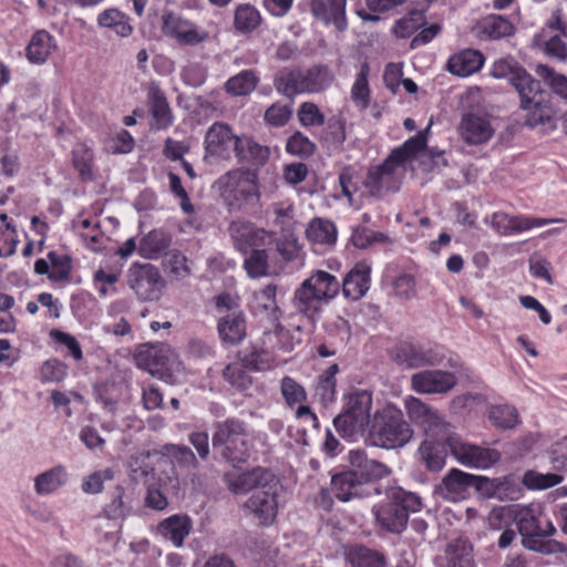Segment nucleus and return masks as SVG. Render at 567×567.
Returning <instances> with one entry per match:
<instances>
[{"mask_svg":"<svg viewBox=\"0 0 567 567\" xmlns=\"http://www.w3.org/2000/svg\"><path fill=\"white\" fill-rule=\"evenodd\" d=\"M492 75L497 79L508 78L520 97V107L527 111L525 125L532 128L543 126L544 132L556 130V107L551 103V95L542 87L523 66L513 60L501 59L492 69Z\"/></svg>","mask_w":567,"mask_h":567,"instance_id":"nucleus-1","label":"nucleus"},{"mask_svg":"<svg viewBox=\"0 0 567 567\" xmlns=\"http://www.w3.org/2000/svg\"><path fill=\"white\" fill-rule=\"evenodd\" d=\"M224 481L233 494L251 493L244 503L260 524H272L278 514V496L281 485L278 477L268 468L257 466L240 474L225 473Z\"/></svg>","mask_w":567,"mask_h":567,"instance_id":"nucleus-2","label":"nucleus"},{"mask_svg":"<svg viewBox=\"0 0 567 567\" xmlns=\"http://www.w3.org/2000/svg\"><path fill=\"white\" fill-rule=\"evenodd\" d=\"M363 436L372 446L394 450L411 441L413 429L399 408L386 404L373 413Z\"/></svg>","mask_w":567,"mask_h":567,"instance_id":"nucleus-3","label":"nucleus"},{"mask_svg":"<svg viewBox=\"0 0 567 567\" xmlns=\"http://www.w3.org/2000/svg\"><path fill=\"white\" fill-rule=\"evenodd\" d=\"M339 291L340 284L333 275L317 270L296 289L292 306L298 313L313 323L322 306L332 300Z\"/></svg>","mask_w":567,"mask_h":567,"instance_id":"nucleus-4","label":"nucleus"},{"mask_svg":"<svg viewBox=\"0 0 567 567\" xmlns=\"http://www.w3.org/2000/svg\"><path fill=\"white\" fill-rule=\"evenodd\" d=\"M212 445L233 467H240L251 456L252 442L246 424L234 417L214 424Z\"/></svg>","mask_w":567,"mask_h":567,"instance_id":"nucleus-5","label":"nucleus"},{"mask_svg":"<svg viewBox=\"0 0 567 567\" xmlns=\"http://www.w3.org/2000/svg\"><path fill=\"white\" fill-rule=\"evenodd\" d=\"M421 507L420 496L392 486L385 491V501L377 507L375 519L386 532L400 534L408 525L410 513L419 512Z\"/></svg>","mask_w":567,"mask_h":567,"instance_id":"nucleus-6","label":"nucleus"},{"mask_svg":"<svg viewBox=\"0 0 567 567\" xmlns=\"http://www.w3.org/2000/svg\"><path fill=\"white\" fill-rule=\"evenodd\" d=\"M343 400V410L333 420L337 432L347 439L359 432L363 434L372 417V393L368 390H354L346 394Z\"/></svg>","mask_w":567,"mask_h":567,"instance_id":"nucleus-7","label":"nucleus"},{"mask_svg":"<svg viewBox=\"0 0 567 567\" xmlns=\"http://www.w3.org/2000/svg\"><path fill=\"white\" fill-rule=\"evenodd\" d=\"M136 364L168 384L177 382L176 372L182 362L166 344L144 346L135 355Z\"/></svg>","mask_w":567,"mask_h":567,"instance_id":"nucleus-8","label":"nucleus"},{"mask_svg":"<svg viewBox=\"0 0 567 567\" xmlns=\"http://www.w3.org/2000/svg\"><path fill=\"white\" fill-rule=\"evenodd\" d=\"M405 409L410 420L423 430L427 439L445 440L449 444L454 437L451 424L439 410L414 396L405 400Z\"/></svg>","mask_w":567,"mask_h":567,"instance_id":"nucleus-9","label":"nucleus"},{"mask_svg":"<svg viewBox=\"0 0 567 567\" xmlns=\"http://www.w3.org/2000/svg\"><path fill=\"white\" fill-rule=\"evenodd\" d=\"M162 32L181 47H198L209 40V32L175 12L162 16Z\"/></svg>","mask_w":567,"mask_h":567,"instance_id":"nucleus-10","label":"nucleus"},{"mask_svg":"<svg viewBox=\"0 0 567 567\" xmlns=\"http://www.w3.org/2000/svg\"><path fill=\"white\" fill-rule=\"evenodd\" d=\"M225 193L240 207L241 204H256L260 198L258 176L254 171L228 172L221 179Z\"/></svg>","mask_w":567,"mask_h":567,"instance_id":"nucleus-11","label":"nucleus"},{"mask_svg":"<svg viewBox=\"0 0 567 567\" xmlns=\"http://www.w3.org/2000/svg\"><path fill=\"white\" fill-rule=\"evenodd\" d=\"M127 284L143 301L157 300L164 287L158 269L152 264H134L128 269Z\"/></svg>","mask_w":567,"mask_h":567,"instance_id":"nucleus-12","label":"nucleus"},{"mask_svg":"<svg viewBox=\"0 0 567 567\" xmlns=\"http://www.w3.org/2000/svg\"><path fill=\"white\" fill-rule=\"evenodd\" d=\"M451 454L463 465L475 468H488L501 460V453L491 447H483L463 442L454 436L450 439Z\"/></svg>","mask_w":567,"mask_h":567,"instance_id":"nucleus-13","label":"nucleus"},{"mask_svg":"<svg viewBox=\"0 0 567 567\" xmlns=\"http://www.w3.org/2000/svg\"><path fill=\"white\" fill-rule=\"evenodd\" d=\"M401 167L390 156L382 164L370 167L364 181V187L370 196L381 197L398 192L401 184L398 172Z\"/></svg>","mask_w":567,"mask_h":567,"instance_id":"nucleus-14","label":"nucleus"},{"mask_svg":"<svg viewBox=\"0 0 567 567\" xmlns=\"http://www.w3.org/2000/svg\"><path fill=\"white\" fill-rule=\"evenodd\" d=\"M240 138L241 136L233 133L228 124L216 122L208 128L205 135L206 155L219 159H229L233 154L236 155Z\"/></svg>","mask_w":567,"mask_h":567,"instance_id":"nucleus-15","label":"nucleus"},{"mask_svg":"<svg viewBox=\"0 0 567 567\" xmlns=\"http://www.w3.org/2000/svg\"><path fill=\"white\" fill-rule=\"evenodd\" d=\"M456 377L449 371L424 370L411 378L412 389L417 393H446L456 385Z\"/></svg>","mask_w":567,"mask_h":567,"instance_id":"nucleus-16","label":"nucleus"},{"mask_svg":"<svg viewBox=\"0 0 567 567\" xmlns=\"http://www.w3.org/2000/svg\"><path fill=\"white\" fill-rule=\"evenodd\" d=\"M461 138L468 145L486 143L494 134L491 122L477 113H465L457 126Z\"/></svg>","mask_w":567,"mask_h":567,"instance_id":"nucleus-17","label":"nucleus"},{"mask_svg":"<svg viewBox=\"0 0 567 567\" xmlns=\"http://www.w3.org/2000/svg\"><path fill=\"white\" fill-rule=\"evenodd\" d=\"M346 6L347 0H311L310 11L315 19L333 24L339 32H343L348 28Z\"/></svg>","mask_w":567,"mask_h":567,"instance_id":"nucleus-18","label":"nucleus"},{"mask_svg":"<svg viewBox=\"0 0 567 567\" xmlns=\"http://www.w3.org/2000/svg\"><path fill=\"white\" fill-rule=\"evenodd\" d=\"M228 233L238 250L247 254L250 248L259 247L265 244L268 233L262 228H257L247 220H234L228 227Z\"/></svg>","mask_w":567,"mask_h":567,"instance_id":"nucleus-19","label":"nucleus"},{"mask_svg":"<svg viewBox=\"0 0 567 567\" xmlns=\"http://www.w3.org/2000/svg\"><path fill=\"white\" fill-rule=\"evenodd\" d=\"M557 221L556 219L534 218L526 216H509L505 213H495L492 216V226L501 235H511L540 227Z\"/></svg>","mask_w":567,"mask_h":567,"instance_id":"nucleus-20","label":"nucleus"},{"mask_svg":"<svg viewBox=\"0 0 567 567\" xmlns=\"http://www.w3.org/2000/svg\"><path fill=\"white\" fill-rule=\"evenodd\" d=\"M471 487L470 474L461 470H451L435 487V494L444 499L457 502L466 497Z\"/></svg>","mask_w":567,"mask_h":567,"instance_id":"nucleus-21","label":"nucleus"},{"mask_svg":"<svg viewBox=\"0 0 567 567\" xmlns=\"http://www.w3.org/2000/svg\"><path fill=\"white\" fill-rule=\"evenodd\" d=\"M331 491L341 502L369 495L367 486L351 471L334 474L331 477Z\"/></svg>","mask_w":567,"mask_h":567,"instance_id":"nucleus-22","label":"nucleus"},{"mask_svg":"<svg viewBox=\"0 0 567 567\" xmlns=\"http://www.w3.org/2000/svg\"><path fill=\"white\" fill-rule=\"evenodd\" d=\"M513 23L502 16H488L475 23L472 32L480 39L499 40L514 34Z\"/></svg>","mask_w":567,"mask_h":567,"instance_id":"nucleus-23","label":"nucleus"},{"mask_svg":"<svg viewBox=\"0 0 567 567\" xmlns=\"http://www.w3.org/2000/svg\"><path fill=\"white\" fill-rule=\"evenodd\" d=\"M484 55L478 50L465 49L447 61V70L458 76L471 75L484 64Z\"/></svg>","mask_w":567,"mask_h":567,"instance_id":"nucleus-24","label":"nucleus"},{"mask_svg":"<svg viewBox=\"0 0 567 567\" xmlns=\"http://www.w3.org/2000/svg\"><path fill=\"white\" fill-rule=\"evenodd\" d=\"M148 110L152 114L156 130L168 127L173 122V114L164 92L157 86L152 85L148 90Z\"/></svg>","mask_w":567,"mask_h":567,"instance_id":"nucleus-25","label":"nucleus"},{"mask_svg":"<svg viewBox=\"0 0 567 567\" xmlns=\"http://www.w3.org/2000/svg\"><path fill=\"white\" fill-rule=\"evenodd\" d=\"M449 444L445 440L426 439L419 447V453L426 470L441 471L446 462Z\"/></svg>","mask_w":567,"mask_h":567,"instance_id":"nucleus-26","label":"nucleus"},{"mask_svg":"<svg viewBox=\"0 0 567 567\" xmlns=\"http://www.w3.org/2000/svg\"><path fill=\"white\" fill-rule=\"evenodd\" d=\"M370 267L357 265L343 279L342 292L346 298L359 300L369 289Z\"/></svg>","mask_w":567,"mask_h":567,"instance_id":"nucleus-27","label":"nucleus"},{"mask_svg":"<svg viewBox=\"0 0 567 567\" xmlns=\"http://www.w3.org/2000/svg\"><path fill=\"white\" fill-rule=\"evenodd\" d=\"M262 23L259 10L250 3H240L234 10V31L240 35H249Z\"/></svg>","mask_w":567,"mask_h":567,"instance_id":"nucleus-28","label":"nucleus"},{"mask_svg":"<svg viewBox=\"0 0 567 567\" xmlns=\"http://www.w3.org/2000/svg\"><path fill=\"white\" fill-rule=\"evenodd\" d=\"M235 156L239 163L264 166L269 159L270 150L258 144L252 137L243 135Z\"/></svg>","mask_w":567,"mask_h":567,"instance_id":"nucleus-29","label":"nucleus"},{"mask_svg":"<svg viewBox=\"0 0 567 567\" xmlns=\"http://www.w3.org/2000/svg\"><path fill=\"white\" fill-rule=\"evenodd\" d=\"M190 529L192 520L186 515H173L161 522L157 526L158 533L177 547L183 545Z\"/></svg>","mask_w":567,"mask_h":567,"instance_id":"nucleus-30","label":"nucleus"},{"mask_svg":"<svg viewBox=\"0 0 567 567\" xmlns=\"http://www.w3.org/2000/svg\"><path fill=\"white\" fill-rule=\"evenodd\" d=\"M220 339L230 344L240 342L246 336V322L243 312L231 311L218 321Z\"/></svg>","mask_w":567,"mask_h":567,"instance_id":"nucleus-31","label":"nucleus"},{"mask_svg":"<svg viewBox=\"0 0 567 567\" xmlns=\"http://www.w3.org/2000/svg\"><path fill=\"white\" fill-rule=\"evenodd\" d=\"M333 81L334 75L327 65L316 64L302 71L303 91L307 94L323 92Z\"/></svg>","mask_w":567,"mask_h":567,"instance_id":"nucleus-32","label":"nucleus"},{"mask_svg":"<svg viewBox=\"0 0 567 567\" xmlns=\"http://www.w3.org/2000/svg\"><path fill=\"white\" fill-rule=\"evenodd\" d=\"M344 556L352 567H383L386 563L382 553L363 545L346 547Z\"/></svg>","mask_w":567,"mask_h":567,"instance_id":"nucleus-33","label":"nucleus"},{"mask_svg":"<svg viewBox=\"0 0 567 567\" xmlns=\"http://www.w3.org/2000/svg\"><path fill=\"white\" fill-rule=\"evenodd\" d=\"M276 90L282 95L291 99L305 94L301 69H281L274 79Z\"/></svg>","mask_w":567,"mask_h":567,"instance_id":"nucleus-34","label":"nucleus"},{"mask_svg":"<svg viewBox=\"0 0 567 567\" xmlns=\"http://www.w3.org/2000/svg\"><path fill=\"white\" fill-rule=\"evenodd\" d=\"M347 140V121L341 115H333L328 120L327 127L321 134V141L334 152H342L344 150V142Z\"/></svg>","mask_w":567,"mask_h":567,"instance_id":"nucleus-35","label":"nucleus"},{"mask_svg":"<svg viewBox=\"0 0 567 567\" xmlns=\"http://www.w3.org/2000/svg\"><path fill=\"white\" fill-rule=\"evenodd\" d=\"M171 244V236L161 229L145 235L138 245V252L145 258H157Z\"/></svg>","mask_w":567,"mask_h":567,"instance_id":"nucleus-36","label":"nucleus"},{"mask_svg":"<svg viewBox=\"0 0 567 567\" xmlns=\"http://www.w3.org/2000/svg\"><path fill=\"white\" fill-rule=\"evenodd\" d=\"M430 127L431 123L424 131H421L415 136L409 138L401 147L393 150L389 155L391 159L403 166L408 159L423 151L426 147V134L429 133Z\"/></svg>","mask_w":567,"mask_h":567,"instance_id":"nucleus-37","label":"nucleus"},{"mask_svg":"<svg viewBox=\"0 0 567 567\" xmlns=\"http://www.w3.org/2000/svg\"><path fill=\"white\" fill-rule=\"evenodd\" d=\"M306 236L315 244L332 245L337 240V229L332 221L317 217L308 225Z\"/></svg>","mask_w":567,"mask_h":567,"instance_id":"nucleus-38","label":"nucleus"},{"mask_svg":"<svg viewBox=\"0 0 567 567\" xmlns=\"http://www.w3.org/2000/svg\"><path fill=\"white\" fill-rule=\"evenodd\" d=\"M53 48V39L45 30L37 31L28 48L27 56L33 63H43L51 53Z\"/></svg>","mask_w":567,"mask_h":567,"instance_id":"nucleus-39","label":"nucleus"},{"mask_svg":"<svg viewBox=\"0 0 567 567\" xmlns=\"http://www.w3.org/2000/svg\"><path fill=\"white\" fill-rule=\"evenodd\" d=\"M258 78L252 70H245L231 76L225 83V90L234 96H244L250 94L258 84Z\"/></svg>","mask_w":567,"mask_h":567,"instance_id":"nucleus-40","label":"nucleus"},{"mask_svg":"<svg viewBox=\"0 0 567 567\" xmlns=\"http://www.w3.org/2000/svg\"><path fill=\"white\" fill-rule=\"evenodd\" d=\"M450 567H468L473 564V547L466 539H455L446 547Z\"/></svg>","mask_w":567,"mask_h":567,"instance_id":"nucleus-41","label":"nucleus"},{"mask_svg":"<svg viewBox=\"0 0 567 567\" xmlns=\"http://www.w3.org/2000/svg\"><path fill=\"white\" fill-rule=\"evenodd\" d=\"M425 23L426 18L424 10L412 9L395 22L393 33L398 38L406 39L410 38L417 29L424 27Z\"/></svg>","mask_w":567,"mask_h":567,"instance_id":"nucleus-42","label":"nucleus"},{"mask_svg":"<svg viewBox=\"0 0 567 567\" xmlns=\"http://www.w3.org/2000/svg\"><path fill=\"white\" fill-rule=\"evenodd\" d=\"M535 72L554 94L563 100H567L566 75L557 73L553 68L546 64H538Z\"/></svg>","mask_w":567,"mask_h":567,"instance_id":"nucleus-43","label":"nucleus"},{"mask_svg":"<svg viewBox=\"0 0 567 567\" xmlns=\"http://www.w3.org/2000/svg\"><path fill=\"white\" fill-rule=\"evenodd\" d=\"M488 420L502 430L513 429L519 422L517 410L508 404L492 405L488 409Z\"/></svg>","mask_w":567,"mask_h":567,"instance_id":"nucleus-44","label":"nucleus"},{"mask_svg":"<svg viewBox=\"0 0 567 567\" xmlns=\"http://www.w3.org/2000/svg\"><path fill=\"white\" fill-rule=\"evenodd\" d=\"M64 482V467L59 465L35 477V491L38 494H49L56 491Z\"/></svg>","mask_w":567,"mask_h":567,"instance_id":"nucleus-45","label":"nucleus"},{"mask_svg":"<svg viewBox=\"0 0 567 567\" xmlns=\"http://www.w3.org/2000/svg\"><path fill=\"white\" fill-rule=\"evenodd\" d=\"M369 72V64L367 62L362 63L351 89V99L361 109H367L370 102Z\"/></svg>","mask_w":567,"mask_h":567,"instance_id":"nucleus-46","label":"nucleus"},{"mask_svg":"<svg viewBox=\"0 0 567 567\" xmlns=\"http://www.w3.org/2000/svg\"><path fill=\"white\" fill-rule=\"evenodd\" d=\"M131 512V505L125 499L124 488L117 485L111 493V502L105 505L103 513L109 519L124 518Z\"/></svg>","mask_w":567,"mask_h":567,"instance_id":"nucleus-47","label":"nucleus"},{"mask_svg":"<svg viewBox=\"0 0 567 567\" xmlns=\"http://www.w3.org/2000/svg\"><path fill=\"white\" fill-rule=\"evenodd\" d=\"M268 254L265 249H258V247L251 248L249 256L244 261V268L246 269L250 278H259L268 274Z\"/></svg>","mask_w":567,"mask_h":567,"instance_id":"nucleus-48","label":"nucleus"},{"mask_svg":"<svg viewBox=\"0 0 567 567\" xmlns=\"http://www.w3.org/2000/svg\"><path fill=\"white\" fill-rule=\"evenodd\" d=\"M97 21L101 27L111 28L121 37H127L132 32V27L125 20L124 14L116 9L103 11Z\"/></svg>","mask_w":567,"mask_h":567,"instance_id":"nucleus-49","label":"nucleus"},{"mask_svg":"<svg viewBox=\"0 0 567 567\" xmlns=\"http://www.w3.org/2000/svg\"><path fill=\"white\" fill-rule=\"evenodd\" d=\"M367 486L370 482L383 478L390 474V470L383 463L375 460H367L359 468L350 470Z\"/></svg>","mask_w":567,"mask_h":567,"instance_id":"nucleus-50","label":"nucleus"},{"mask_svg":"<svg viewBox=\"0 0 567 567\" xmlns=\"http://www.w3.org/2000/svg\"><path fill=\"white\" fill-rule=\"evenodd\" d=\"M563 476L555 473H539L529 470L524 474L523 484L529 489H546L558 485Z\"/></svg>","mask_w":567,"mask_h":567,"instance_id":"nucleus-51","label":"nucleus"},{"mask_svg":"<svg viewBox=\"0 0 567 567\" xmlns=\"http://www.w3.org/2000/svg\"><path fill=\"white\" fill-rule=\"evenodd\" d=\"M396 357L400 362L405 363L409 368H421L433 364L427 353L412 344L402 346Z\"/></svg>","mask_w":567,"mask_h":567,"instance_id":"nucleus-52","label":"nucleus"},{"mask_svg":"<svg viewBox=\"0 0 567 567\" xmlns=\"http://www.w3.org/2000/svg\"><path fill=\"white\" fill-rule=\"evenodd\" d=\"M280 391L288 406L292 408L307 400L305 388L290 377H284L280 382Z\"/></svg>","mask_w":567,"mask_h":567,"instance_id":"nucleus-53","label":"nucleus"},{"mask_svg":"<svg viewBox=\"0 0 567 567\" xmlns=\"http://www.w3.org/2000/svg\"><path fill=\"white\" fill-rule=\"evenodd\" d=\"M73 166L79 172L81 178L83 181H91L93 178L92 174V163H93V154L92 152L85 147L84 145H79L73 150Z\"/></svg>","mask_w":567,"mask_h":567,"instance_id":"nucleus-54","label":"nucleus"},{"mask_svg":"<svg viewBox=\"0 0 567 567\" xmlns=\"http://www.w3.org/2000/svg\"><path fill=\"white\" fill-rule=\"evenodd\" d=\"M286 150L292 155L307 158L315 154L316 144L301 132H296L288 138Z\"/></svg>","mask_w":567,"mask_h":567,"instance_id":"nucleus-55","label":"nucleus"},{"mask_svg":"<svg viewBox=\"0 0 567 567\" xmlns=\"http://www.w3.org/2000/svg\"><path fill=\"white\" fill-rule=\"evenodd\" d=\"M516 525L523 538L528 536H542L539 519L529 508L522 509L516 516Z\"/></svg>","mask_w":567,"mask_h":567,"instance_id":"nucleus-56","label":"nucleus"},{"mask_svg":"<svg viewBox=\"0 0 567 567\" xmlns=\"http://www.w3.org/2000/svg\"><path fill=\"white\" fill-rule=\"evenodd\" d=\"M544 537L545 536H528L523 538L522 543L525 548L543 554L567 551V547L564 544L556 540H544Z\"/></svg>","mask_w":567,"mask_h":567,"instance_id":"nucleus-57","label":"nucleus"},{"mask_svg":"<svg viewBox=\"0 0 567 567\" xmlns=\"http://www.w3.org/2000/svg\"><path fill=\"white\" fill-rule=\"evenodd\" d=\"M53 270L49 274V279L52 281L68 280L72 271L71 258L68 255L60 256L55 251L48 254Z\"/></svg>","mask_w":567,"mask_h":567,"instance_id":"nucleus-58","label":"nucleus"},{"mask_svg":"<svg viewBox=\"0 0 567 567\" xmlns=\"http://www.w3.org/2000/svg\"><path fill=\"white\" fill-rule=\"evenodd\" d=\"M239 358L245 368L249 370H267L270 367L269 353L265 350H243Z\"/></svg>","mask_w":567,"mask_h":567,"instance_id":"nucleus-59","label":"nucleus"},{"mask_svg":"<svg viewBox=\"0 0 567 567\" xmlns=\"http://www.w3.org/2000/svg\"><path fill=\"white\" fill-rule=\"evenodd\" d=\"M244 364L230 363L224 371V379L238 390H246L251 384V378L244 370Z\"/></svg>","mask_w":567,"mask_h":567,"instance_id":"nucleus-60","label":"nucleus"},{"mask_svg":"<svg viewBox=\"0 0 567 567\" xmlns=\"http://www.w3.org/2000/svg\"><path fill=\"white\" fill-rule=\"evenodd\" d=\"M298 120L303 126H321L324 114L313 102H303L298 110Z\"/></svg>","mask_w":567,"mask_h":567,"instance_id":"nucleus-61","label":"nucleus"},{"mask_svg":"<svg viewBox=\"0 0 567 567\" xmlns=\"http://www.w3.org/2000/svg\"><path fill=\"white\" fill-rule=\"evenodd\" d=\"M389 237L383 233L373 231L367 227H358L353 230L351 241L353 246L365 249L375 241H388Z\"/></svg>","mask_w":567,"mask_h":567,"instance_id":"nucleus-62","label":"nucleus"},{"mask_svg":"<svg viewBox=\"0 0 567 567\" xmlns=\"http://www.w3.org/2000/svg\"><path fill=\"white\" fill-rule=\"evenodd\" d=\"M167 450L173 462L177 465L185 468H196L198 466V461L188 446L171 445Z\"/></svg>","mask_w":567,"mask_h":567,"instance_id":"nucleus-63","label":"nucleus"},{"mask_svg":"<svg viewBox=\"0 0 567 567\" xmlns=\"http://www.w3.org/2000/svg\"><path fill=\"white\" fill-rule=\"evenodd\" d=\"M471 487H474L484 497H494L501 488L499 480L470 474Z\"/></svg>","mask_w":567,"mask_h":567,"instance_id":"nucleus-64","label":"nucleus"}]
</instances>
